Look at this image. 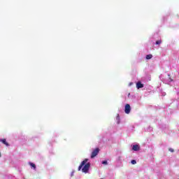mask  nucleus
Wrapping results in <instances>:
<instances>
[{"label":"nucleus","mask_w":179,"mask_h":179,"mask_svg":"<svg viewBox=\"0 0 179 179\" xmlns=\"http://www.w3.org/2000/svg\"><path fill=\"white\" fill-rule=\"evenodd\" d=\"M99 152H100V149L99 148L94 150L91 154V159H94V157L99 155Z\"/></svg>","instance_id":"obj_2"},{"label":"nucleus","mask_w":179,"mask_h":179,"mask_svg":"<svg viewBox=\"0 0 179 179\" xmlns=\"http://www.w3.org/2000/svg\"><path fill=\"white\" fill-rule=\"evenodd\" d=\"M0 157H1V153H0Z\"/></svg>","instance_id":"obj_14"},{"label":"nucleus","mask_w":179,"mask_h":179,"mask_svg":"<svg viewBox=\"0 0 179 179\" xmlns=\"http://www.w3.org/2000/svg\"><path fill=\"white\" fill-rule=\"evenodd\" d=\"M102 164H108L107 161H103V162H102Z\"/></svg>","instance_id":"obj_12"},{"label":"nucleus","mask_w":179,"mask_h":179,"mask_svg":"<svg viewBox=\"0 0 179 179\" xmlns=\"http://www.w3.org/2000/svg\"><path fill=\"white\" fill-rule=\"evenodd\" d=\"M116 119L117 120V121H120V115H117Z\"/></svg>","instance_id":"obj_13"},{"label":"nucleus","mask_w":179,"mask_h":179,"mask_svg":"<svg viewBox=\"0 0 179 179\" xmlns=\"http://www.w3.org/2000/svg\"><path fill=\"white\" fill-rule=\"evenodd\" d=\"M0 142H2L3 145H6V146H9V143H8V142H6V139H5V138H3V139L0 138Z\"/></svg>","instance_id":"obj_6"},{"label":"nucleus","mask_w":179,"mask_h":179,"mask_svg":"<svg viewBox=\"0 0 179 179\" xmlns=\"http://www.w3.org/2000/svg\"><path fill=\"white\" fill-rule=\"evenodd\" d=\"M157 45H159V44H162V40H159L156 41Z\"/></svg>","instance_id":"obj_9"},{"label":"nucleus","mask_w":179,"mask_h":179,"mask_svg":"<svg viewBox=\"0 0 179 179\" xmlns=\"http://www.w3.org/2000/svg\"><path fill=\"white\" fill-rule=\"evenodd\" d=\"M146 59H152V58H153V55H147L145 56Z\"/></svg>","instance_id":"obj_7"},{"label":"nucleus","mask_w":179,"mask_h":179,"mask_svg":"<svg viewBox=\"0 0 179 179\" xmlns=\"http://www.w3.org/2000/svg\"><path fill=\"white\" fill-rule=\"evenodd\" d=\"M124 113L126 114H129V113H131V105H129V103L125 105Z\"/></svg>","instance_id":"obj_3"},{"label":"nucleus","mask_w":179,"mask_h":179,"mask_svg":"<svg viewBox=\"0 0 179 179\" xmlns=\"http://www.w3.org/2000/svg\"><path fill=\"white\" fill-rule=\"evenodd\" d=\"M29 165L31 166V167H33V169H36V164H34L32 163V162H30V163H29Z\"/></svg>","instance_id":"obj_8"},{"label":"nucleus","mask_w":179,"mask_h":179,"mask_svg":"<svg viewBox=\"0 0 179 179\" xmlns=\"http://www.w3.org/2000/svg\"><path fill=\"white\" fill-rule=\"evenodd\" d=\"M88 161V159H85L81 162V164L78 166V171H80V170H82L83 173H87V171H89V169H90V163H87Z\"/></svg>","instance_id":"obj_1"},{"label":"nucleus","mask_w":179,"mask_h":179,"mask_svg":"<svg viewBox=\"0 0 179 179\" xmlns=\"http://www.w3.org/2000/svg\"><path fill=\"white\" fill-rule=\"evenodd\" d=\"M140 149H141V148L137 144L133 145V147H132V150H134L135 152H138V150H139Z\"/></svg>","instance_id":"obj_4"},{"label":"nucleus","mask_w":179,"mask_h":179,"mask_svg":"<svg viewBox=\"0 0 179 179\" xmlns=\"http://www.w3.org/2000/svg\"><path fill=\"white\" fill-rule=\"evenodd\" d=\"M131 164H136V160L133 159V160H131Z\"/></svg>","instance_id":"obj_10"},{"label":"nucleus","mask_w":179,"mask_h":179,"mask_svg":"<svg viewBox=\"0 0 179 179\" xmlns=\"http://www.w3.org/2000/svg\"><path fill=\"white\" fill-rule=\"evenodd\" d=\"M136 87L137 89H142V87H143V84H142L141 82H138L136 83Z\"/></svg>","instance_id":"obj_5"},{"label":"nucleus","mask_w":179,"mask_h":179,"mask_svg":"<svg viewBox=\"0 0 179 179\" xmlns=\"http://www.w3.org/2000/svg\"><path fill=\"white\" fill-rule=\"evenodd\" d=\"M169 152H171V153L174 152V149L173 148H169Z\"/></svg>","instance_id":"obj_11"}]
</instances>
